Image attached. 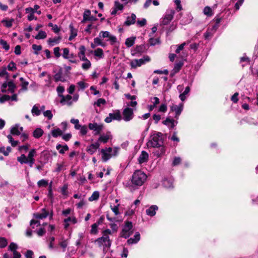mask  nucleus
Returning <instances> with one entry per match:
<instances>
[{
	"instance_id": "nucleus-1",
	"label": "nucleus",
	"mask_w": 258,
	"mask_h": 258,
	"mask_svg": "<svg viewBox=\"0 0 258 258\" xmlns=\"http://www.w3.org/2000/svg\"><path fill=\"white\" fill-rule=\"evenodd\" d=\"M163 144V135L159 132L154 133L147 143L148 148H158Z\"/></svg>"
},
{
	"instance_id": "nucleus-2",
	"label": "nucleus",
	"mask_w": 258,
	"mask_h": 258,
	"mask_svg": "<svg viewBox=\"0 0 258 258\" xmlns=\"http://www.w3.org/2000/svg\"><path fill=\"white\" fill-rule=\"evenodd\" d=\"M147 178L146 173L140 170H136L132 177V184L137 186H141L144 184Z\"/></svg>"
},
{
	"instance_id": "nucleus-3",
	"label": "nucleus",
	"mask_w": 258,
	"mask_h": 258,
	"mask_svg": "<svg viewBox=\"0 0 258 258\" xmlns=\"http://www.w3.org/2000/svg\"><path fill=\"white\" fill-rule=\"evenodd\" d=\"M175 14V11L173 9H168L166 11L164 16L160 20L161 25H167L173 19Z\"/></svg>"
},
{
	"instance_id": "nucleus-4",
	"label": "nucleus",
	"mask_w": 258,
	"mask_h": 258,
	"mask_svg": "<svg viewBox=\"0 0 258 258\" xmlns=\"http://www.w3.org/2000/svg\"><path fill=\"white\" fill-rule=\"evenodd\" d=\"M96 242L97 243L99 246L103 247V251H105L110 247L111 241L109 238V236H102L98 238Z\"/></svg>"
},
{
	"instance_id": "nucleus-5",
	"label": "nucleus",
	"mask_w": 258,
	"mask_h": 258,
	"mask_svg": "<svg viewBox=\"0 0 258 258\" xmlns=\"http://www.w3.org/2000/svg\"><path fill=\"white\" fill-rule=\"evenodd\" d=\"M132 228V223L130 221L125 222L120 233L121 236L125 238H128L133 233Z\"/></svg>"
},
{
	"instance_id": "nucleus-6",
	"label": "nucleus",
	"mask_w": 258,
	"mask_h": 258,
	"mask_svg": "<svg viewBox=\"0 0 258 258\" xmlns=\"http://www.w3.org/2000/svg\"><path fill=\"white\" fill-rule=\"evenodd\" d=\"M150 61V58L149 56H144L143 58L139 59H133L130 62V65L132 68H136L141 67L146 62Z\"/></svg>"
},
{
	"instance_id": "nucleus-7",
	"label": "nucleus",
	"mask_w": 258,
	"mask_h": 258,
	"mask_svg": "<svg viewBox=\"0 0 258 258\" xmlns=\"http://www.w3.org/2000/svg\"><path fill=\"white\" fill-rule=\"evenodd\" d=\"M15 85L13 82H5L2 86V91L4 93H13Z\"/></svg>"
},
{
	"instance_id": "nucleus-8",
	"label": "nucleus",
	"mask_w": 258,
	"mask_h": 258,
	"mask_svg": "<svg viewBox=\"0 0 258 258\" xmlns=\"http://www.w3.org/2000/svg\"><path fill=\"white\" fill-rule=\"evenodd\" d=\"M101 35V38H108L106 41H109L111 45L114 44L116 41L117 39L115 36L111 35L108 31H101L99 34Z\"/></svg>"
},
{
	"instance_id": "nucleus-9",
	"label": "nucleus",
	"mask_w": 258,
	"mask_h": 258,
	"mask_svg": "<svg viewBox=\"0 0 258 258\" xmlns=\"http://www.w3.org/2000/svg\"><path fill=\"white\" fill-rule=\"evenodd\" d=\"M112 152V149L110 147L102 149L101 153L102 154V160L106 162L112 156L111 155Z\"/></svg>"
},
{
	"instance_id": "nucleus-10",
	"label": "nucleus",
	"mask_w": 258,
	"mask_h": 258,
	"mask_svg": "<svg viewBox=\"0 0 258 258\" xmlns=\"http://www.w3.org/2000/svg\"><path fill=\"white\" fill-rule=\"evenodd\" d=\"M88 127L90 130L94 131V134L97 135L99 134L103 129V125L102 124H98L96 122H93L89 123Z\"/></svg>"
},
{
	"instance_id": "nucleus-11",
	"label": "nucleus",
	"mask_w": 258,
	"mask_h": 258,
	"mask_svg": "<svg viewBox=\"0 0 258 258\" xmlns=\"http://www.w3.org/2000/svg\"><path fill=\"white\" fill-rule=\"evenodd\" d=\"M134 113L133 110L130 108L127 107L125 108L123 111V119L128 121L133 118Z\"/></svg>"
},
{
	"instance_id": "nucleus-12",
	"label": "nucleus",
	"mask_w": 258,
	"mask_h": 258,
	"mask_svg": "<svg viewBox=\"0 0 258 258\" xmlns=\"http://www.w3.org/2000/svg\"><path fill=\"white\" fill-rule=\"evenodd\" d=\"M183 108V104L180 103L178 105H173L171 106V110L175 112V117L178 118L179 115L181 114Z\"/></svg>"
},
{
	"instance_id": "nucleus-13",
	"label": "nucleus",
	"mask_w": 258,
	"mask_h": 258,
	"mask_svg": "<svg viewBox=\"0 0 258 258\" xmlns=\"http://www.w3.org/2000/svg\"><path fill=\"white\" fill-rule=\"evenodd\" d=\"M97 19L91 15V12L89 10H86L83 13V18L82 21V23H85L87 21H95Z\"/></svg>"
},
{
	"instance_id": "nucleus-14",
	"label": "nucleus",
	"mask_w": 258,
	"mask_h": 258,
	"mask_svg": "<svg viewBox=\"0 0 258 258\" xmlns=\"http://www.w3.org/2000/svg\"><path fill=\"white\" fill-rule=\"evenodd\" d=\"M121 115L119 112L114 113H109V116L105 119V121L107 123L110 122L113 119L119 120L121 119Z\"/></svg>"
},
{
	"instance_id": "nucleus-15",
	"label": "nucleus",
	"mask_w": 258,
	"mask_h": 258,
	"mask_svg": "<svg viewBox=\"0 0 258 258\" xmlns=\"http://www.w3.org/2000/svg\"><path fill=\"white\" fill-rule=\"evenodd\" d=\"M177 123L178 121L177 120L171 119L169 117H167L166 119L163 121V123L169 128H173Z\"/></svg>"
},
{
	"instance_id": "nucleus-16",
	"label": "nucleus",
	"mask_w": 258,
	"mask_h": 258,
	"mask_svg": "<svg viewBox=\"0 0 258 258\" xmlns=\"http://www.w3.org/2000/svg\"><path fill=\"white\" fill-rule=\"evenodd\" d=\"M144 45L137 46L134 49L132 50V55L133 56H139L144 52Z\"/></svg>"
},
{
	"instance_id": "nucleus-17",
	"label": "nucleus",
	"mask_w": 258,
	"mask_h": 258,
	"mask_svg": "<svg viewBox=\"0 0 258 258\" xmlns=\"http://www.w3.org/2000/svg\"><path fill=\"white\" fill-rule=\"evenodd\" d=\"M61 100H60V103L62 105H68L69 106H71L72 104V101L71 100L72 99V97L70 95H67L66 96H61Z\"/></svg>"
},
{
	"instance_id": "nucleus-18",
	"label": "nucleus",
	"mask_w": 258,
	"mask_h": 258,
	"mask_svg": "<svg viewBox=\"0 0 258 258\" xmlns=\"http://www.w3.org/2000/svg\"><path fill=\"white\" fill-rule=\"evenodd\" d=\"M23 131L22 127H20L18 124L13 126L11 130V133L14 136H19L21 134Z\"/></svg>"
},
{
	"instance_id": "nucleus-19",
	"label": "nucleus",
	"mask_w": 258,
	"mask_h": 258,
	"mask_svg": "<svg viewBox=\"0 0 258 258\" xmlns=\"http://www.w3.org/2000/svg\"><path fill=\"white\" fill-rule=\"evenodd\" d=\"M149 159V155L146 151H142L141 155L138 158V162L141 164L143 163L147 162Z\"/></svg>"
},
{
	"instance_id": "nucleus-20",
	"label": "nucleus",
	"mask_w": 258,
	"mask_h": 258,
	"mask_svg": "<svg viewBox=\"0 0 258 258\" xmlns=\"http://www.w3.org/2000/svg\"><path fill=\"white\" fill-rule=\"evenodd\" d=\"M158 210V207L156 205H152L146 210L147 215L153 217L156 214V211Z\"/></svg>"
},
{
	"instance_id": "nucleus-21",
	"label": "nucleus",
	"mask_w": 258,
	"mask_h": 258,
	"mask_svg": "<svg viewBox=\"0 0 258 258\" xmlns=\"http://www.w3.org/2000/svg\"><path fill=\"white\" fill-rule=\"evenodd\" d=\"M99 143L98 142L92 144L87 147V152L91 154H93L99 148Z\"/></svg>"
},
{
	"instance_id": "nucleus-22",
	"label": "nucleus",
	"mask_w": 258,
	"mask_h": 258,
	"mask_svg": "<svg viewBox=\"0 0 258 258\" xmlns=\"http://www.w3.org/2000/svg\"><path fill=\"white\" fill-rule=\"evenodd\" d=\"M136 16L134 14H132L131 16L126 18V20L124 22V25L126 26H130L134 24L136 22Z\"/></svg>"
},
{
	"instance_id": "nucleus-23",
	"label": "nucleus",
	"mask_w": 258,
	"mask_h": 258,
	"mask_svg": "<svg viewBox=\"0 0 258 258\" xmlns=\"http://www.w3.org/2000/svg\"><path fill=\"white\" fill-rule=\"evenodd\" d=\"M48 212L45 209H43L41 211V213L34 214V216L36 219H43L46 218L48 216Z\"/></svg>"
},
{
	"instance_id": "nucleus-24",
	"label": "nucleus",
	"mask_w": 258,
	"mask_h": 258,
	"mask_svg": "<svg viewBox=\"0 0 258 258\" xmlns=\"http://www.w3.org/2000/svg\"><path fill=\"white\" fill-rule=\"evenodd\" d=\"M140 240V234L139 232L136 233L134 238H130L127 241L128 244H132L138 243Z\"/></svg>"
},
{
	"instance_id": "nucleus-25",
	"label": "nucleus",
	"mask_w": 258,
	"mask_h": 258,
	"mask_svg": "<svg viewBox=\"0 0 258 258\" xmlns=\"http://www.w3.org/2000/svg\"><path fill=\"white\" fill-rule=\"evenodd\" d=\"M65 229H67L70 223L76 224L77 222V219L74 217H69L64 220Z\"/></svg>"
},
{
	"instance_id": "nucleus-26",
	"label": "nucleus",
	"mask_w": 258,
	"mask_h": 258,
	"mask_svg": "<svg viewBox=\"0 0 258 258\" xmlns=\"http://www.w3.org/2000/svg\"><path fill=\"white\" fill-rule=\"evenodd\" d=\"M85 50L86 49L84 46L82 45L79 47V52L78 53V56L80 58V59L82 61H85L88 59L85 55Z\"/></svg>"
},
{
	"instance_id": "nucleus-27",
	"label": "nucleus",
	"mask_w": 258,
	"mask_h": 258,
	"mask_svg": "<svg viewBox=\"0 0 258 258\" xmlns=\"http://www.w3.org/2000/svg\"><path fill=\"white\" fill-rule=\"evenodd\" d=\"M93 42L97 45V46H101L104 47L106 46V43L102 41L100 34H99L98 37L94 39Z\"/></svg>"
},
{
	"instance_id": "nucleus-28",
	"label": "nucleus",
	"mask_w": 258,
	"mask_h": 258,
	"mask_svg": "<svg viewBox=\"0 0 258 258\" xmlns=\"http://www.w3.org/2000/svg\"><path fill=\"white\" fill-rule=\"evenodd\" d=\"M183 65V63L182 61H179L175 64L174 67L172 71L171 74V76H173L174 74L179 72V71L181 69V67Z\"/></svg>"
},
{
	"instance_id": "nucleus-29",
	"label": "nucleus",
	"mask_w": 258,
	"mask_h": 258,
	"mask_svg": "<svg viewBox=\"0 0 258 258\" xmlns=\"http://www.w3.org/2000/svg\"><path fill=\"white\" fill-rule=\"evenodd\" d=\"M14 21L15 20L14 19H11L10 20L4 19L1 22L4 24L5 27L7 28H11L12 26Z\"/></svg>"
},
{
	"instance_id": "nucleus-30",
	"label": "nucleus",
	"mask_w": 258,
	"mask_h": 258,
	"mask_svg": "<svg viewBox=\"0 0 258 258\" xmlns=\"http://www.w3.org/2000/svg\"><path fill=\"white\" fill-rule=\"evenodd\" d=\"M39 105H34L31 110V113L33 116H38L41 114V110L39 109Z\"/></svg>"
},
{
	"instance_id": "nucleus-31",
	"label": "nucleus",
	"mask_w": 258,
	"mask_h": 258,
	"mask_svg": "<svg viewBox=\"0 0 258 258\" xmlns=\"http://www.w3.org/2000/svg\"><path fill=\"white\" fill-rule=\"evenodd\" d=\"M61 38L60 37H55L53 38H49L48 40V43L50 46H53L55 44H58L60 42Z\"/></svg>"
},
{
	"instance_id": "nucleus-32",
	"label": "nucleus",
	"mask_w": 258,
	"mask_h": 258,
	"mask_svg": "<svg viewBox=\"0 0 258 258\" xmlns=\"http://www.w3.org/2000/svg\"><path fill=\"white\" fill-rule=\"evenodd\" d=\"M56 148L59 151V153L61 154H64L66 151L69 150V147L67 145L61 146V145L58 144L56 145Z\"/></svg>"
},
{
	"instance_id": "nucleus-33",
	"label": "nucleus",
	"mask_w": 258,
	"mask_h": 258,
	"mask_svg": "<svg viewBox=\"0 0 258 258\" xmlns=\"http://www.w3.org/2000/svg\"><path fill=\"white\" fill-rule=\"evenodd\" d=\"M69 27L70 28L71 34L69 36V40L71 41L73 40L77 35V31L74 28L73 25H70Z\"/></svg>"
},
{
	"instance_id": "nucleus-34",
	"label": "nucleus",
	"mask_w": 258,
	"mask_h": 258,
	"mask_svg": "<svg viewBox=\"0 0 258 258\" xmlns=\"http://www.w3.org/2000/svg\"><path fill=\"white\" fill-rule=\"evenodd\" d=\"M66 167L65 162L62 161L61 163H57L56 164V168H55L54 171L56 172H59L61 170H64Z\"/></svg>"
},
{
	"instance_id": "nucleus-35",
	"label": "nucleus",
	"mask_w": 258,
	"mask_h": 258,
	"mask_svg": "<svg viewBox=\"0 0 258 258\" xmlns=\"http://www.w3.org/2000/svg\"><path fill=\"white\" fill-rule=\"evenodd\" d=\"M111 137V135L109 134H107L106 135H102L100 136L98 139V141L103 142V143H105L107 142L108 140Z\"/></svg>"
},
{
	"instance_id": "nucleus-36",
	"label": "nucleus",
	"mask_w": 258,
	"mask_h": 258,
	"mask_svg": "<svg viewBox=\"0 0 258 258\" xmlns=\"http://www.w3.org/2000/svg\"><path fill=\"white\" fill-rule=\"evenodd\" d=\"M62 133L63 131L59 128H54L51 131L52 135L54 138L61 136Z\"/></svg>"
},
{
	"instance_id": "nucleus-37",
	"label": "nucleus",
	"mask_w": 258,
	"mask_h": 258,
	"mask_svg": "<svg viewBox=\"0 0 258 258\" xmlns=\"http://www.w3.org/2000/svg\"><path fill=\"white\" fill-rule=\"evenodd\" d=\"M163 185L166 188H172L173 185V180L171 179H165L163 182Z\"/></svg>"
},
{
	"instance_id": "nucleus-38",
	"label": "nucleus",
	"mask_w": 258,
	"mask_h": 258,
	"mask_svg": "<svg viewBox=\"0 0 258 258\" xmlns=\"http://www.w3.org/2000/svg\"><path fill=\"white\" fill-rule=\"evenodd\" d=\"M43 134V130L40 128H36L33 132V136L35 138H39Z\"/></svg>"
},
{
	"instance_id": "nucleus-39",
	"label": "nucleus",
	"mask_w": 258,
	"mask_h": 258,
	"mask_svg": "<svg viewBox=\"0 0 258 258\" xmlns=\"http://www.w3.org/2000/svg\"><path fill=\"white\" fill-rule=\"evenodd\" d=\"M136 37H130L126 39L125 44L128 47L132 46L135 43Z\"/></svg>"
},
{
	"instance_id": "nucleus-40",
	"label": "nucleus",
	"mask_w": 258,
	"mask_h": 258,
	"mask_svg": "<svg viewBox=\"0 0 258 258\" xmlns=\"http://www.w3.org/2000/svg\"><path fill=\"white\" fill-rule=\"evenodd\" d=\"M214 32L212 31L211 30L208 29L207 31L204 33V36L206 40L210 39L213 36Z\"/></svg>"
},
{
	"instance_id": "nucleus-41",
	"label": "nucleus",
	"mask_w": 258,
	"mask_h": 258,
	"mask_svg": "<svg viewBox=\"0 0 258 258\" xmlns=\"http://www.w3.org/2000/svg\"><path fill=\"white\" fill-rule=\"evenodd\" d=\"M94 54L95 56L99 58H102L104 56L103 50L101 48H97L94 51Z\"/></svg>"
},
{
	"instance_id": "nucleus-42",
	"label": "nucleus",
	"mask_w": 258,
	"mask_h": 258,
	"mask_svg": "<svg viewBox=\"0 0 258 258\" xmlns=\"http://www.w3.org/2000/svg\"><path fill=\"white\" fill-rule=\"evenodd\" d=\"M84 238V234L82 232L78 234V239L76 241V246L79 247L82 245V241Z\"/></svg>"
},
{
	"instance_id": "nucleus-43",
	"label": "nucleus",
	"mask_w": 258,
	"mask_h": 258,
	"mask_svg": "<svg viewBox=\"0 0 258 258\" xmlns=\"http://www.w3.org/2000/svg\"><path fill=\"white\" fill-rule=\"evenodd\" d=\"M28 159L27 158L25 154H22L20 157H17V160L21 164H26L27 163V160Z\"/></svg>"
},
{
	"instance_id": "nucleus-44",
	"label": "nucleus",
	"mask_w": 258,
	"mask_h": 258,
	"mask_svg": "<svg viewBox=\"0 0 258 258\" xmlns=\"http://www.w3.org/2000/svg\"><path fill=\"white\" fill-rule=\"evenodd\" d=\"M36 155V151L35 149H33L30 151L28 156L27 158L28 160H35L34 157Z\"/></svg>"
},
{
	"instance_id": "nucleus-45",
	"label": "nucleus",
	"mask_w": 258,
	"mask_h": 258,
	"mask_svg": "<svg viewBox=\"0 0 258 258\" xmlns=\"http://www.w3.org/2000/svg\"><path fill=\"white\" fill-rule=\"evenodd\" d=\"M47 34L45 31H40L37 35L35 36L36 39H44L46 37Z\"/></svg>"
},
{
	"instance_id": "nucleus-46",
	"label": "nucleus",
	"mask_w": 258,
	"mask_h": 258,
	"mask_svg": "<svg viewBox=\"0 0 258 258\" xmlns=\"http://www.w3.org/2000/svg\"><path fill=\"white\" fill-rule=\"evenodd\" d=\"M7 138L9 140V143H11L13 147H16L19 144V141H15L11 135H9L7 136Z\"/></svg>"
},
{
	"instance_id": "nucleus-47",
	"label": "nucleus",
	"mask_w": 258,
	"mask_h": 258,
	"mask_svg": "<svg viewBox=\"0 0 258 258\" xmlns=\"http://www.w3.org/2000/svg\"><path fill=\"white\" fill-rule=\"evenodd\" d=\"M99 192L97 191H95L93 192V193L92 194L91 196L90 197H89V201H93L97 200L99 198Z\"/></svg>"
},
{
	"instance_id": "nucleus-48",
	"label": "nucleus",
	"mask_w": 258,
	"mask_h": 258,
	"mask_svg": "<svg viewBox=\"0 0 258 258\" xmlns=\"http://www.w3.org/2000/svg\"><path fill=\"white\" fill-rule=\"evenodd\" d=\"M84 61V62L82 64V67L84 70H87L90 68L91 65V62L88 59H87Z\"/></svg>"
},
{
	"instance_id": "nucleus-49",
	"label": "nucleus",
	"mask_w": 258,
	"mask_h": 258,
	"mask_svg": "<svg viewBox=\"0 0 258 258\" xmlns=\"http://www.w3.org/2000/svg\"><path fill=\"white\" fill-rule=\"evenodd\" d=\"M249 58L247 56H244L240 58V63H242V66L244 67L245 64L249 62Z\"/></svg>"
},
{
	"instance_id": "nucleus-50",
	"label": "nucleus",
	"mask_w": 258,
	"mask_h": 258,
	"mask_svg": "<svg viewBox=\"0 0 258 258\" xmlns=\"http://www.w3.org/2000/svg\"><path fill=\"white\" fill-rule=\"evenodd\" d=\"M0 44L4 49H5L6 50H9L10 46L6 41L3 39L0 40Z\"/></svg>"
},
{
	"instance_id": "nucleus-51",
	"label": "nucleus",
	"mask_w": 258,
	"mask_h": 258,
	"mask_svg": "<svg viewBox=\"0 0 258 258\" xmlns=\"http://www.w3.org/2000/svg\"><path fill=\"white\" fill-rule=\"evenodd\" d=\"M204 14L207 16H211L212 15V10L210 7L207 6L204 9Z\"/></svg>"
},
{
	"instance_id": "nucleus-52",
	"label": "nucleus",
	"mask_w": 258,
	"mask_h": 258,
	"mask_svg": "<svg viewBox=\"0 0 258 258\" xmlns=\"http://www.w3.org/2000/svg\"><path fill=\"white\" fill-rule=\"evenodd\" d=\"M106 103V101L103 98H100L97 100L96 102H95L93 104V105H96L98 107L101 106V105H104Z\"/></svg>"
},
{
	"instance_id": "nucleus-53",
	"label": "nucleus",
	"mask_w": 258,
	"mask_h": 258,
	"mask_svg": "<svg viewBox=\"0 0 258 258\" xmlns=\"http://www.w3.org/2000/svg\"><path fill=\"white\" fill-rule=\"evenodd\" d=\"M7 240L4 237H0V247L4 248L7 245Z\"/></svg>"
},
{
	"instance_id": "nucleus-54",
	"label": "nucleus",
	"mask_w": 258,
	"mask_h": 258,
	"mask_svg": "<svg viewBox=\"0 0 258 258\" xmlns=\"http://www.w3.org/2000/svg\"><path fill=\"white\" fill-rule=\"evenodd\" d=\"M186 44V42H184L182 44H181L180 45H179V46H177V45H175V46H173L172 47H177V48L175 50V52L176 53H179L181 50H182L184 46Z\"/></svg>"
},
{
	"instance_id": "nucleus-55",
	"label": "nucleus",
	"mask_w": 258,
	"mask_h": 258,
	"mask_svg": "<svg viewBox=\"0 0 258 258\" xmlns=\"http://www.w3.org/2000/svg\"><path fill=\"white\" fill-rule=\"evenodd\" d=\"M119 206V204H117L116 206H112L110 205V207L112 212L114 213L115 215H118L119 214V211H118V207Z\"/></svg>"
},
{
	"instance_id": "nucleus-56",
	"label": "nucleus",
	"mask_w": 258,
	"mask_h": 258,
	"mask_svg": "<svg viewBox=\"0 0 258 258\" xmlns=\"http://www.w3.org/2000/svg\"><path fill=\"white\" fill-rule=\"evenodd\" d=\"M48 181L45 179H41L37 182V184L39 187L46 186L48 185Z\"/></svg>"
},
{
	"instance_id": "nucleus-57",
	"label": "nucleus",
	"mask_w": 258,
	"mask_h": 258,
	"mask_svg": "<svg viewBox=\"0 0 258 258\" xmlns=\"http://www.w3.org/2000/svg\"><path fill=\"white\" fill-rule=\"evenodd\" d=\"M68 244V242L67 240H64L62 241L59 242V245L63 249V250H62L63 251H65L66 248L67 247Z\"/></svg>"
},
{
	"instance_id": "nucleus-58",
	"label": "nucleus",
	"mask_w": 258,
	"mask_h": 258,
	"mask_svg": "<svg viewBox=\"0 0 258 258\" xmlns=\"http://www.w3.org/2000/svg\"><path fill=\"white\" fill-rule=\"evenodd\" d=\"M147 23V21L145 19L143 18L141 20H138L137 22V25L139 27H143Z\"/></svg>"
},
{
	"instance_id": "nucleus-59",
	"label": "nucleus",
	"mask_w": 258,
	"mask_h": 258,
	"mask_svg": "<svg viewBox=\"0 0 258 258\" xmlns=\"http://www.w3.org/2000/svg\"><path fill=\"white\" fill-rule=\"evenodd\" d=\"M43 115L45 117H47L49 119L52 118L53 115L50 110H46L43 112Z\"/></svg>"
},
{
	"instance_id": "nucleus-60",
	"label": "nucleus",
	"mask_w": 258,
	"mask_h": 258,
	"mask_svg": "<svg viewBox=\"0 0 258 258\" xmlns=\"http://www.w3.org/2000/svg\"><path fill=\"white\" fill-rule=\"evenodd\" d=\"M10 99V96L8 95H4L0 97V103H3L6 101H8Z\"/></svg>"
},
{
	"instance_id": "nucleus-61",
	"label": "nucleus",
	"mask_w": 258,
	"mask_h": 258,
	"mask_svg": "<svg viewBox=\"0 0 258 258\" xmlns=\"http://www.w3.org/2000/svg\"><path fill=\"white\" fill-rule=\"evenodd\" d=\"M32 48L35 51L34 53L37 54L38 51L41 50L42 49V46L41 45H38L36 44H33Z\"/></svg>"
},
{
	"instance_id": "nucleus-62",
	"label": "nucleus",
	"mask_w": 258,
	"mask_h": 258,
	"mask_svg": "<svg viewBox=\"0 0 258 258\" xmlns=\"http://www.w3.org/2000/svg\"><path fill=\"white\" fill-rule=\"evenodd\" d=\"M181 161V159L180 157H176L174 158V160L172 162V165L173 166H176L179 165Z\"/></svg>"
},
{
	"instance_id": "nucleus-63",
	"label": "nucleus",
	"mask_w": 258,
	"mask_h": 258,
	"mask_svg": "<svg viewBox=\"0 0 258 258\" xmlns=\"http://www.w3.org/2000/svg\"><path fill=\"white\" fill-rule=\"evenodd\" d=\"M98 226V224L94 223L91 226V233L95 234L96 233L97 231V227Z\"/></svg>"
},
{
	"instance_id": "nucleus-64",
	"label": "nucleus",
	"mask_w": 258,
	"mask_h": 258,
	"mask_svg": "<svg viewBox=\"0 0 258 258\" xmlns=\"http://www.w3.org/2000/svg\"><path fill=\"white\" fill-rule=\"evenodd\" d=\"M64 91V88L63 86H59L57 88V92L58 93V95L60 97L62 96V93Z\"/></svg>"
}]
</instances>
